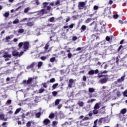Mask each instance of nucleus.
Wrapping results in <instances>:
<instances>
[{
  "instance_id": "obj_11",
  "label": "nucleus",
  "mask_w": 127,
  "mask_h": 127,
  "mask_svg": "<svg viewBox=\"0 0 127 127\" xmlns=\"http://www.w3.org/2000/svg\"><path fill=\"white\" fill-rule=\"evenodd\" d=\"M3 57H4V58H10V57H11V55L8 54L7 53H5Z\"/></svg>"
},
{
  "instance_id": "obj_45",
  "label": "nucleus",
  "mask_w": 127,
  "mask_h": 127,
  "mask_svg": "<svg viewBox=\"0 0 127 127\" xmlns=\"http://www.w3.org/2000/svg\"><path fill=\"white\" fill-rule=\"evenodd\" d=\"M44 88H41L39 90V93H43L44 91Z\"/></svg>"
},
{
  "instance_id": "obj_54",
  "label": "nucleus",
  "mask_w": 127,
  "mask_h": 127,
  "mask_svg": "<svg viewBox=\"0 0 127 127\" xmlns=\"http://www.w3.org/2000/svg\"><path fill=\"white\" fill-rule=\"evenodd\" d=\"M101 73L102 74H107V73H108V71H107V70H104L103 71H101Z\"/></svg>"
},
{
  "instance_id": "obj_35",
  "label": "nucleus",
  "mask_w": 127,
  "mask_h": 127,
  "mask_svg": "<svg viewBox=\"0 0 127 127\" xmlns=\"http://www.w3.org/2000/svg\"><path fill=\"white\" fill-rule=\"evenodd\" d=\"M57 124H58V122L57 121H54L53 122V127H56V126H57Z\"/></svg>"
},
{
  "instance_id": "obj_29",
  "label": "nucleus",
  "mask_w": 127,
  "mask_h": 127,
  "mask_svg": "<svg viewBox=\"0 0 127 127\" xmlns=\"http://www.w3.org/2000/svg\"><path fill=\"white\" fill-rule=\"evenodd\" d=\"M11 104V100H8L6 102V105L8 106V105H10Z\"/></svg>"
},
{
  "instance_id": "obj_40",
  "label": "nucleus",
  "mask_w": 127,
  "mask_h": 127,
  "mask_svg": "<svg viewBox=\"0 0 127 127\" xmlns=\"http://www.w3.org/2000/svg\"><path fill=\"white\" fill-rule=\"evenodd\" d=\"M55 82V78H53L50 79V83H54Z\"/></svg>"
},
{
  "instance_id": "obj_42",
  "label": "nucleus",
  "mask_w": 127,
  "mask_h": 127,
  "mask_svg": "<svg viewBox=\"0 0 127 127\" xmlns=\"http://www.w3.org/2000/svg\"><path fill=\"white\" fill-rule=\"evenodd\" d=\"M94 101H96V99H92L91 100H88L87 103H93V102H94Z\"/></svg>"
},
{
  "instance_id": "obj_8",
  "label": "nucleus",
  "mask_w": 127,
  "mask_h": 127,
  "mask_svg": "<svg viewBox=\"0 0 127 127\" xmlns=\"http://www.w3.org/2000/svg\"><path fill=\"white\" fill-rule=\"evenodd\" d=\"M47 26L53 30H55L56 29V25L55 24H49L47 25Z\"/></svg>"
},
{
  "instance_id": "obj_9",
  "label": "nucleus",
  "mask_w": 127,
  "mask_h": 127,
  "mask_svg": "<svg viewBox=\"0 0 127 127\" xmlns=\"http://www.w3.org/2000/svg\"><path fill=\"white\" fill-rule=\"evenodd\" d=\"M31 82H32V78H29L28 80H23V83H24V84H30L31 83Z\"/></svg>"
},
{
  "instance_id": "obj_64",
  "label": "nucleus",
  "mask_w": 127,
  "mask_h": 127,
  "mask_svg": "<svg viewBox=\"0 0 127 127\" xmlns=\"http://www.w3.org/2000/svg\"><path fill=\"white\" fill-rule=\"evenodd\" d=\"M72 84L71 83H69L68 84V87H69V88H72Z\"/></svg>"
},
{
  "instance_id": "obj_32",
  "label": "nucleus",
  "mask_w": 127,
  "mask_h": 127,
  "mask_svg": "<svg viewBox=\"0 0 127 127\" xmlns=\"http://www.w3.org/2000/svg\"><path fill=\"white\" fill-rule=\"evenodd\" d=\"M59 103H60V100L57 99L55 101V105L57 106V105H59Z\"/></svg>"
},
{
  "instance_id": "obj_36",
  "label": "nucleus",
  "mask_w": 127,
  "mask_h": 127,
  "mask_svg": "<svg viewBox=\"0 0 127 127\" xmlns=\"http://www.w3.org/2000/svg\"><path fill=\"white\" fill-rule=\"evenodd\" d=\"M50 62H52V63H53L54 61H55V58L53 57L50 59Z\"/></svg>"
},
{
  "instance_id": "obj_21",
  "label": "nucleus",
  "mask_w": 127,
  "mask_h": 127,
  "mask_svg": "<svg viewBox=\"0 0 127 127\" xmlns=\"http://www.w3.org/2000/svg\"><path fill=\"white\" fill-rule=\"evenodd\" d=\"M91 20H92V18H87V19L85 21V23H89V22H91Z\"/></svg>"
},
{
  "instance_id": "obj_30",
  "label": "nucleus",
  "mask_w": 127,
  "mask_h": 127,
  "mask_svg": "<svg viewBox=\"0 0 127 127\" xmlns=\"http://www.w3.org/2000/svg\"><path fill=\"white\" fill-rule=\"evenodd\" d=\"M30 9V8L29 7H27L24 9V12L25 13H27V12H28V11Z\"/></svg>"
},
{
  "instance_id": "obj_17",
  "label": "nucleus",
  "mask_w": 127,
  "mask_h": 127,
  "mask_svg": "<svg viewBox=\"0 0 127 127\" xmlns=\"http://www.w3.org/2000/svg\"><path fill=\"white\" fill-rule=\"evenodd\" d=\"M35 34L37 35V36H38V35H40V29H37L35 30Z\"/></svg>"
},
{
  "instance_id": "obj_46",
  "label": "nucleus",
  "mask_w": 127,
  "mask_h": 127,
  "mask_svg": "<svg viewBox=\"0 0 127 127\" xmlns=\"http://www.w3.org/2000/svg\"><path fill=\"white\" fill-rule=\"evenodd\" d=\"M31 125V122L29 121L27 123V127H30V125Z\"/></svg>"
},
{
  "instance_id": "obj_27",
  "label": "nucleus",
  "mask_w": 127,
  "mask_h": 127,
  "mask_svg": "<svg viewBox=\"0 0 127 127\" xmlns=\"http://www.w3.org/2000/svg\"><path fill=\"white\" fill-rule=\"evenodd\" d=\"M18 33H23V32H24V29H19L18 30Z\"/></svg>"
},
{
  "instance_id": "obj_56",
  "label": "nucleus",
  "mask_w": 127,
  "mask_h": 127,
  "mask_svg": "<svg viewBox=\"0 0 127 127\" xmlns=\"http://www.w3.org/2000/svg\"><path fill=\"white\" fill-rule=\"evenodd\" d=\"M74 82V80L72 79H69V83H73Z\"/></svg>"
},
{
  "instance_id": "obj_31",
  "label": "nucleus",
  "mask_w": 127,
  "mask_h": 127,
  "mask_svg": "<svg viewBox=\"0 0 127 127\" xmlns=\"http://www.w3.org/2000/svg\"><path fill=\"white\" fill-rule=\"evenodd\" d=\"M4 16H5V17H8V15H9V12H6L4 14H3Z\"/></svg>"
},
{
  "instance_id": "obj_19",
  "label": "nucleus",
  "mask_w": 127,
  "mask_h": 127,
  "mask_svg": "<svg viewBox=\"0 0 127 127\" xmlns=\"http://www.w3.org/2000/svg\"><path fill=\"white\" fill-rule=\"evenodd\" d=\"M49 21L50 22H55V18L54 17H51L49 19Z\"/></svg>"
},
{
  "instance_id": "obj_34",
  "label": "nucleus",
  "mask_w": 127,
  "mask_h": 127,
  "mask_svg": "<svg viewBox=\"0 0 127 127\" xmlns=\"http://www.w3.org/2000/svg\"><path fill=\"white\" fill-rule=\"evenodd\" d=\"M34 24V23L32 22H29L27 24V25L28 26H32V25H33Z\"/></svg>"
},
{
  "instance_id": "obj_14",
  "label": "nucleus",
  "mask_w": 127,
  "mask_h": 127,
  "mask_svg": "<svg viewBox=\"0 0 127 127\" xmlns=\"http://www.w3.org/2000/svg\"><path fill=\"white\" fill-rule=\"evenodd\" d=\"M100 105H101V103H96L94 107V109L95 110H98V109H100Z\"/></svg>"
},
{
  "instance_id": "obj_3",
  "label": "nucleus",
  "mask_w": 127,
  "mask_h": 127,
  "mask_svg": "<svg viewBox=\"0 0 127 127\" xmlns=\"http://www.w3.org/2000/svg\"><path fill=\"white\" fill-rule=\"evenodd\" d=\"M22 45H23L24 51H26V50H28V48L29 47V43L28 42H25L24 43L21 42L18 44V46L19 48H21L22 47Z\"/></svg>"
},
{
  "instance_id": "obj_26",
  "label": "nucleus",
  "mask_w": 127,
  "mask_h": 127,
  "mask_svg": "<svg viewBox=\"0 0 127 127\" xmlns=\"http://www.w3.org/2000/svg\"><path fill=\"white\" fill-rule=\"evenodd\" d=\"M18 22H19V20L18 19H16L13 21V23L14 24H16L17 23H18Z\"/></svg>"
},
{
  "instance_id": "obj_49",
  "label": "nucleus",
  "mask_w": 127,
  "mask_h": 127,
  "mask_svg": "<svg viewBox=\"0 0 127 127\" xmlns=\"http://www.w3.org/2000/svg\"><path fill=\"white\" fill-rule=\"evenodd\" d=\"M77 37L74 36L72 37V40L73 41H75V40H77Z\"/></svg>"
},
{
  "instance_id": "obj_41",
  "label": "nucleus",
  "mask_w": 127,
  "mask_h": 127,
  "mask_svg": "<svg viewBox=\"0 0 127 127\" xmlns=\"http://www.w3.org/2000/svg\"><path fill=\"white\" fill-rule=\"evenodd\" d=\"M81 30L83 31L86 30V26L85 25L81 26Z\"/></svg>"
},
{
  "instance_id": "obj_61",
  "label": "nucleus",
  "mask_w": 127,
  "mask_h": 127,
  "mask_svg": "<svg viewBox=\"0 0 127 127\" xmlns=\"http://www.w3.org/2000/svg\"><path fill=\"white\" fill-rule=\"evenodd\" d=\"M74 26V24H71L69 25V28H72Z\"/></svg>"
},
{
  "instance_id": "obj_25",
  "label": "nucleus",
  "mask_w": 127,
  "mask_h": 127,
  "mask_svg": "<svg viewBox=\"0 0 127 127\" xmlns=\"http://www.w3.org/2000/svg\"><path fill=\"white\" fill-rule=\"evenodd\" d=\"M95 92V89L93 88H89V93H94Z\"/></svg>"
},
{
  "instance_id": "obj_24",
  "label": "nucleus",
  "mask_w": 127,
  "mask_h": 127,
  "mask_svg": "<svg viewBox=\"0 0 127 127\" xmlns=\"http://www.w3.org/2000/svg\"><path fill=\"white\" fill-rule=\"evenodd\" d=\"M42 64H43V63H42V62H40L38 63V69H39V68H40V67L42 66Z\"/></svg>"
},
{
  "instance_id": "obj_23",
  "label": "nucleus",
  "mask_w": 127,
  "mask_h": 127,
  "mask_svg": "<svg viewBox=\"0 0 127 127\" xmlns=\"http://www.w3.org/2000/svg\"><path fill=\"white\" fill-rule=\"evenodd\" d=\"M21 110V108H18L15 111L14 114L15 115H17V114H18V113H19V112H20V110Z\"/></svg>"
},
{
  "instance_id": "obj_52",
  "label": "nucleus",
  "mask_w": 127,
  "mask_h": 127,
  "mask_svg": "<svg viewBox=\"0 0 127 127\" xmlns=\"http://www.w3.org/2000/svg\"><path fill=\"white\" fill-rule=\"evenodd\" d=\"M113 17L115 19H117V18H118V17H119V15H113Z\"/></svg>"
},
{
  "instance_id": "obj_62",
  "label": "nucleus",
  "mask_w": 127,
  "mask_h": 127,
  "mask_svg": "<svg viewBox=\"0 0 127 127\" xmlns=\"http://www.w3.org/2000/svg\"><path fill=\"white\" fill-rule=\"evenodd\" d=\"M60 118H62V119L63 118H64V114H61V115H60Z\"/></svg>"
},
{
  "instance_id": "obj_47",
  "label": "nucleus",
  "mask_w": 127,
  "mask_h": 127,
  "mask_svg": "<svg viewBox=\"0 0 127 127\" xmlns=\"http://www.w3.org/2000/svg\"><path fill=\"white\" fill-rule=\"evenodd\" d=\"M48 47H49V45H48V44H47L45 46V49L46 50H47V49H48Z\"/></svg>"
},
{
  "instance_id": "obj_60",
  "label": "nucleus",
  "mask_w": 127,
  "mask_h": 127,
  "mask_svg": "<svg viewBox=\"0 0 127 127\" xmlns=\"http://www.w3.org/2000/svg\"><path fill=\"white\" fill-rule=\"evenodd\" d=\"M93 24H94V25H96V22L95 21H93L92 23L90 24V25H93Z\"/></svg>"
},
{
  "instance_id": "obj_55",
  "label": "nucleus",
  "mask_w": 127,
  "mask_h": 127,
  "mask_svg": "<svg viewBox=\"0 0 127 127\" xmlns=\"http://www.w3.org/2000/svg\"><path fill=\"white\" fill-rule=\"evenodd\" d=\"M61 108H62V105H61V104L59 105L58 106V109H59V110H60V109H61Z\"/></svg>"
},
{
  "instance_id": "obj_59",
  "label": "nucleus",
  "mask_w": 127,
  "mask_h": 127,
  "mask_svg": "<svg viewBox=\"0 0 127 127\" xmlns=\"http://www.w3.org/2000/svg\"><path fill=\"white\" fill-rule=\"evenodd\" d=\"M98 122V120H96L94 122V126H97V122Z\"/></svg>"
},
{
  "instance_id": "obj_4",
  "label": "nucleus",
  "mask_w": 127,
  "mask_h": 127,
  "mask_svg": "<svg viewBox=\"0 0 127 127\" xmlns=\"http://www.w3.org/2000/svg\"><path fill=\"white\" fill-rule=\"evenodd\" d=\"M23 53H24V52H21L19 54V53H18V52L16 50H14L12 52V54L13 56H17V57H20L23 55Z\"/></svg>"
},
{
  "instance_id": "obj_7",
  "label": "nucleus",
  "mask_w": 127,
  "mask_h": 127,
  "mask_svg": "<svg viewBox=\"0 0 127 127\" xmlns=\"http://www.w3.org/2000/svg\"><path fill=\"white\" fill-rule=\"evenodd\" d=\"M107 81H108V78L105 77L102 79H101L99 81V83H100V84H105V83H107Z\"/></svg>"
},
{
  "instance_id": "obj_37",
  "label": "nucleus",
  "mask_w": 127,
  "mask_h": 127,
  "mask_svg": "<svg viewBox=\"0 0 127 127\" xmlns=\"http://www.w3.org/2000/svg\"><path fill=\"white\" fill-rule=\"evenodd\" d=\"M123 96H124V97H127V89L124 92Z\"/></svg>"
},
{
  "instance_id": "obj_63",
  "label": "nucleus",
  "mask_w": 127,
  "mask_h": 127,
  "mask_svg": "<svg viewBox=\"0 0 127 127\" xmlns=\"http://www.w3.org/2000/svg\"><path fill=\"white\" fill-rule=\"evenodd\" d=\"M83 120L84 121H88V120H89V117H85Z\"/></svg>"
},
{
  "instance_id": "obj_22",
  "label": "nucleus",
  "mask_w": 127,
  "mask_h": 127,
  "mask_svg": "<svg viewBox=\"0 0 127 127\" xmlns=\"http://www.w3.org/2000/svg\"><path fill=\"white\" fill-rule=\"evenodd\" d=\"M105 63H103V64L101 65L102 67H103V66H104V69H107V67H108V64H105Z\"/></svg>"
},
{
  "instance_id": "obj_15",
  "label": "nucleus",
  "mask_w": 127,
  "mask_h": 127,
  "mask_svg": "<svg viewBox=\"0 0 127 127\" xmlns=\"http://www.w3.org/2000/svg\"><path fill=\"white\" fill-rule=\"evenodd\" d=\"M44 125H47L48 124H50V120L48 119H46L44 121Z\"/></svg>"
},
{
  "instance_id": "obj_28",
  "label": "nucleus",
  "mask_w": 127,
  "mask_h": 127,
  "mask_svg": "<svg viewBox=\"0 0 127 127\" xmlns=\"http://www.w3.org/2000/svg\"><path fill=\"white\" fill-rule=\"evenodd\" d=\"M59 84L58 83H55L54 84H53L52 88L54 90L55 89H56V87H57V86H58Z\"/></svg>"
},
{
  "instance_id": "obj_6",
  "label": "nucleus",
  "mask_w": 127,
  "mask_h": 127,
  "mask_svg": "<svg viewBox=\"0 0 127 127\" xmlns=\"http://www.w3.org/2000/svg\"><path fill=\"white\" fill-rule=\"evenodd\" d=\"M85 3L84 2H79L78 3V8L79 9H83L84 8V6H85Z\"/></svg>"
},
{
  "instance_id": "obj_58",
  "label": "nucleus",
  "mask_w": 127,
  "mask_h": 127,
  "mask_svg": "<svg viewBox=\"0 0 127 127\" xmlns=\"http://www.w3.org/2000/svg\"><path fill=\"white\" fill-rule=\"evenodd\" d=\"M98 73H99V69H96L94 70V73L98 74Z\"/></svg>"
},
{
  "instance_id": "obj_1",
  "label": "nucleus",
  "mask_w": 127,
  "mask_h": 127,
  "mask_svg": "<svg viewBox=\"0 0 127 127\" xmlns=\"http://www.w3.org/2000/svg\"><path fill=\"white\" fill-rule=\"evenodd\" d=\"M48 3V2H45L43 3L44 9H43L41 11L38 12V15L40 16L44 14V13H47V11H46V9L47 10H50V9H51V7L47 5Z\"/></svg>"
},
{
  "instance_id": "obj_18",
  "label": "nucleus",
  "mask_w": 127,
  "mask_h": 127,
  "mask_svg": "<svg viewBox=\"0 0 127 127\" xmlns=\"http://www.w3.org/2000/svg\"><path fill=\"white\" fill-rule=\"evenodd\" d=\"M77 104L79 106V107H83V106H84V102L81 101H79Z\"/></svg>"
},
{
  "instance_id": "obj_12",
  "label": "nucleus",
  "mask_w": 127,
  "mask_h": 127,
  "mask_svg": "<svg viewBox=\"0 0 127 127\" xmlns=\"http://www.w3.org/2000/svg\"><path fill=\"white\" fill-rule=\"evenodd\" d=\"M12 38H13V35H10L6 37L5 40H6L7 42H9V40H10V39H12Z\"/></svg>"
},
{
  "instance_id": "obj_10",
  "label": "nucleus",
  "mask_w": 127,
  "mask_h": 127,
  "mask_svg": "<svg viewBox=\"0 0 127 127\" xmlns=\"http://www.w3.org/2000/svg\"><path fill=\"white\" fill-rule=\"evenodd\" d=\"M125 77H126L125 75L122 76L121 78H119L117 80V82H118V83H122V82H124V81H125Z\"/></svg>"
},
{
  "instance_id": "obj_43",
  "label": "nucleus",
  "mask_w": 127,
  "mask_h": 127,
  "mask_svg": "<svg viewBox=\"0 0 127 127\" xmlns=\"http://www.w3.org/2000/svg\"><path fill=\"white\" fill-rule=\"evenodd\" d=\"M99 9V6H97V5H94L93 7V9H94V10H97V9Z\"/></svg>"
},
{
  "instance_id": "obj_57",
  "label": "nucleus",
  "mask_w": 127,
  "mask_h": 127,
  "mask_svg": "<svg viewBox=\"0 0 127 127\" xmlns=\"http://www.w3.org/2000/svg\"><path fill=\"white\" fill-rule=\"evenodd\" d=\"M53 96H56L57 95V92L56 91L53 92Z\"/></svg>"
},
{
  "instance_id": "obj_39",
  "label": "nucleus",
  "mask_w": 127,
  "mask_h": 127,
  "mask_svg": "<svg viewBox=\"0 0 127 127\" xmlns=\"http://www.w3.org/2000/svg\"><path fill=\"white\" fill-rule=\"evenodd\" d=\"M55 4H56V5H59L60 4V0H57Z\"/></svg>"
},
{
  "instance_id": "obj_2",
  "label": "nucleus",
  "mask_w": 127,
  "mask_h": 127,
  "mask_svg": "<svg viewBox=\"0 0 127 127\" xmlns=\"http://www.w3.org/2000/svg\"><path fill=\"white\" fill-rule=\"evenodd\" d=\"M111 95L113 96H112V100H116L117 97H121L122 94L121 92L119 91L117 89H115L113 90V92L111 93Z\"/></svg>"
},
{
  "instance_id": "obj_51",
  "label": "nucleus",
  "mask_w": 127,
  "mask_h": 127,
  "mask_svg": "<svg viewBox=\"0 0 127 127\" xmlns=\"http://www.w3.org/2000/svg\"><path fill=\"white\" fill-rule=\"evenodd\" d=\"M41 60H43V61H44V60H46V57H41Z\"/></svg>"
},
{
  "instance_id": "obj_16",
  "label": "nucleus",
  "mask_w": 127,
  "mask_h": 127,
  "mask_svg": "<svg viewBox=\"0 0 127 127\" xmlns=\"http://www.w3.org/2000/svg\"><path fill=\"white\" fill-rule=\"evenodd\" d=\"M95 74V70H91L88 72V74L89 75V76H92V75H94Z\"/></svg>"
},
{
  "instance_id": "obj_5",
  "label": "nucleus",
  "mask_w": 127,
  "mask_h": 127,
  "mask_svg": "<svg viewBox=\"0 0 127 127\" xmlns=\"http://www.w3.org/2000/svg\"><path fill=\"white\" fill-rule=\"evenodd\" d=\"M126 113H127V109L126 108H124L121 111L120 114L118 115L120 119H122V118L124 117V115H125Z\"/></svg>"
},
{
  "instance_id": "obj_48",
  "label": "nucleus",
  "mask_w": 127,
  "mask_h": 127,
  "mask_svg": "<svg viewBox=\"0 0 127 127\" xmlns=\"http://www.w3.org/2000/svg\"><path fill=\"white\" fill-rule=\"evenodd\" d=\"M67 57H68V58H71V57H72V54L68 53L67 54Z\"/></svg>"
},
{
  "instance_id": "obj_20",
  "label": "nucleus",
  "mask_w": 127,
  "mask_h": 127,
  "mask_svg": "<svg viewBox=\"0 0 127 127\" xmlns=\"http://www.w3.org/2000/svg\"><path fill=\"white\" fill-rule=\"evenodd\" d=\"M0 120H4V121H6V119H4V115L0 114Z\"/></svg>"
},
{
  "instance_id": "obj_33",
  "label": "nucleus",
  "mask_w": 127,
  "mask_h": 127,
  "mask_svg": "<svg viewBox=\"0 0 127 127\" xmlns=\"http://www.w3.org/2000/svg\"><path fill=\"white\" fill-rule=\"evenodd\" d=\"M93 115H97V114H98V110L94 109L93 111Z\"/></svg>"
},
{
  "instance_id": "obj_44",
  "label": "nucleus",
  "mask_w": 127,
  "mask_h": 127,
  "mask_svg": "<svg viewBox=\"0 0 127 127\" xmlns=\"http://www.w3.org/2000/svg\"><path fill=\"white\" fill-rule=\"evenodd\" d=\"M49 118L50 119H53V118H54V114H50L49 116Z\"/></svg>"
},
{
  "instance_id": "obj_53",
  "label": "nucleus",
  "mask_w": 127,
  "mask_h": 127,
  "mask_svg": "<svg viewBox=\"0 0 127 127\" xmlns=\"http://www.w3.org/2000/svg\"><path fill=\"white\" fill-rule=\"evenodd\" d=\"M110 37L107 36V37H106V41H110Z\"/></svg>"
},
{
  "instance_id": "obj_38",
  "label": "nucleus",
  "mask_w": 127,
  "mask_h": 127,
  "mask_svg": "<svg viewBox=\"0 0 127 127\" xmlns=\"http://www.w3.org/2000/svg\"><path fill=\"white\" fill-rule=\"evenodd\" d=\"M41 115V113L40 112H39V113L36 114V118H39V117H40Z\"/></svg>"
},
{
  "instance_id": "obj_50",
  "label": "nucleus",
  "mask_w": 127,
  "mask_h": 127,
  "mask_svg": "<svg viewBox=\"0 0 127 127\" xmlns=\"http://www.w3.org/2000/svg\"><path fill=\"white\" fill-rule=\"evenodd\" d=\"M83 80L84 81H87V77H86V76L84 75L83 76Z\"/></svg>"
},
{
  "instance_id": "obj_13",
  "label": "nucleus",
  "mask_w": 127,
  "mask_h": 127,
  "mask_svg": "<svg viewBox=\"0 0 127 127\" xmlns=\"http://www.w3.org/2000/svg\"><path fill=\"white\" fill-rule=\"evenodd\" d=\"M36 63H32L31 64L29 65L27 67V69H30V68H33L34 67V65H35Z\"/></svg>"
}]
</instances>
